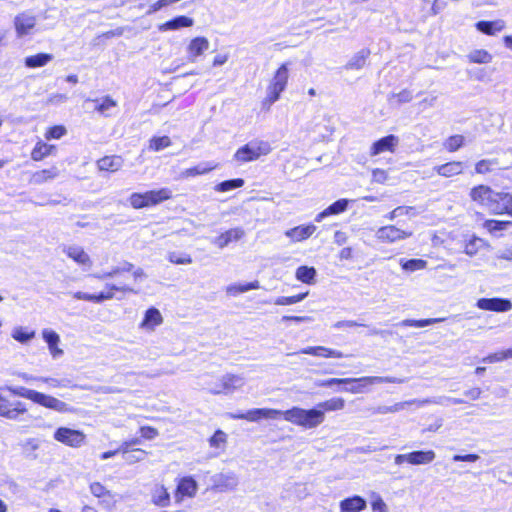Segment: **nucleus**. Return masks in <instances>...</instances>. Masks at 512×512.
<instances>
[{
    "label": "nucleus",
    "instance_id": "nucleus-61",
    "mask_svg": "<svg viewBox=\"0 0 512 512\" xmlns=\"http://www.w3.org/2000/svg\"><path fill=\"white\" fill-rule=\"evenodd\" d=\"M481 243L482 240L480 238L473 237L465 244L464 252L469 256L475 255L478 252Z\"/></svg>",
    "mask_w": 512,
    "mask_h": 512
},
{
    "label": "nucleus",
    "instance_id": "nucleus-38",
    "mask_svg": "<svg viewBox=\"0 0 512 512\" xmlns=\"http://www.w3.org/2000/svg\"><path fill=\"white\" fill-rule=\"evenodd\" d=\"M133 268H134V265L132 263L124 261L121 265H119L117 267H113L108 272H101V273L93 274V277L98 279V280H105V279H108V278L115 277V276H117V275H119L120 273H123V272H130V271L133 270Z\"/></svg>",
    "mask_w": 512,
    "mask_h": 512
},
{
    "label": "nucleus",
    "instance_id": "nucleus-14",
    "mask_svg": "<svg viewBox=\"0 0 512 512\" xmlns=\"http://www.w3.org/2000/svg\"><path fill=\"white\" fill-rule=\"evenodd\" d=\"M210 47V43L205 37L193 38L187 46V59L191 63H195L197 58L206 52Z\"/></svg>",
    "mask_w": 512,
    "mask_h": 512
},
{
    "label": "nucleus",
    "instance_id": "nucleus-62",
    "mask_svg": "<svg viewBox=\"0 0 512 512\" xmlns=\"http://www.w3.org/2000/svg\"><path fill=\"white\" fill-rule=\"evenodd\" d=\"M350 380L347 378H330L325 380H318L315 384L318 387H333L335 385L348 384Z\"/></svg>",
    "mask_w": 512,
    "mask_h": 512
},
{
    "label": "nucleus",
    "instance_id": "nucleus-6",
    "mask_svg": "<svg viewBox=\"0 0 512 512\" xmlns=\"http://www.w3.org/2000/svg\"><path fill=\"white\" fill-rule=\"evenodd\" d=\"M436 454L433 450H415L406 454H397L394 457L396 465L408 463L411 465H427L434 461Z\"/></svg>",
    "mask_w": 512,
    "mask_h": 512
},
{
    "label": "nucleus",
    "instance_id": "nucleus-4",
    "mask_svg": "<svg viewBox=\"0 0 512 512\" xmlns=\"http://www.w3.org/2000/svg\"><path fill=\"white\" fill-rule=\"evenodd\" d=\"M350 387L344 388V391L357 394L366 392V387L382 383H405L406 378H397L390 376H364L360 378H348Z\"/></svg>",
    "mask_w": 512,
    "mask_h": 512
},
{
    "label": "nucleus",
    "instance_id": "nucleus-34",
    "mask_svg": "<svg viewBox=\"0 0 512 512\" xmlns=\"http://www.w3.org/2000/svg\"><path fill=\"white\" fill-rule=\"evenodd\" d=\"M217 167V164H214L212 162H202L198 165L187 168L181 172L182 178H190L195 177L198 175H204L209 173L210 171L214 170Z\"/></svg>",
    "mask_w": 512,
    "mask_h": 512
},
{
    "label": "nucleus",
    "instance_id": "nucleus-59",
    "mask_svg": "<svg viewBox=\"0 0 512 512\" xmlns=\"http://www.w3.org/2000/svg\"><path fill=\"white\" fill-rule=\"evenodd\" d=\"M39 382L46 383L49 387L58 388L63 387L66 388L69 386L70 381L67 379H57L53 377H39Z\"/></svg>",
    "mask_w": 512,
    "mask_h": 512
},
{
    "label": "nucleus",
    "instance_id": "nucleus-40",
    "mask_svg": "<svg viewBox=\"0 0 512 512\" xmlns=\"http://www.w3.org/2000/svg\"><path fill=\"white\" fill-rule=\"evenodd\" d=\"M152 502L159 507H167L170 504V495L164 486H155L151 495Z\"/></svg>",
    "mask_w": 512,
    "mask_h": 512
},
{
    "label": "nucleus",
    "instance_id": "nucleus-35",
    "mask_svg": "<svg viewBox=\"0 0 512 512\" xmlns=\"http://www.w3.org/2000/svg\"><path fill=\"white\" fill-rule=\"evenodd\" d=\"M55 151V145H50L43 141H38L31 152V158L34 161H41L45 157L54 154Z\"/></svg>",
    "mask_w": 512,
    "mask_h": 512
},
{
    "label": "nucleus",
    "instance_id": "nucleus-41",
    "mask_svg": "<svg viewBox=\"0 0 512 512\" xmlns=\"http://www.w3.org/2000/svg\"><path fill=\"white\" fill-rule=\"evenodd\" d=\"M259 288H260V284L256 280V281H252V282H248V283H244V284L237 283V284L228 285L226 287V293L230 296H237V295L245 293L247 291L259 289Z\"/></svg>",
    "mask_w": 512,
    "mask_h": 512
},
{
    "label": "nucleus",
    "instance_id": "nucleus-36",
    "mask_svg": "<svg viewBox=\"0 0 512 512\" xmlns=\"http://www.w3.org/2000/svg\"><path fill=\"white\" fill-rule=\"evenodd\" d=\"M171 197L172 191L167 187L146 192V198L149 201V206L160 204L163 201L170 199Z\"/></svg>",
    "mask_w": 512,
    "mask_h": 512
},
{
    "label": "nucleus",
    "instance_id": "nucleus-8",
    "mask_svg": "<svg viewBox=\"0 0 512 512\" xmlns=\"http://www.w3.org/2000/svg\"><path fill=\"white\" fill-rule=\"evenodd\" d=\"M54 439L64 445L78 448L84 444L86 436L80 430L67 427H59L54 432Z\"/></svg>",
    "mask_w": 512,
    "mask_h": 512
},
{
    "label": "nucleus",
    "instance_id": "nucleus-22",
    "mask_svg": "<svg viewBox=\"0 0 512 512\" xmlns=\"http://www.w3.org/2000/svg\"><path fill=\"white\" fill-rule=\"evenodd\" d=\"M64 253L75 261L77 264L83 267H91L92 261L90 256L84 251V249L77 245H71L64 248Z\"/></svg>",
    "mask_w": 512,
    "mask_h": 512
},
{
    "label": "nucleus",
    "instance_id": "nucleus-58",
    "mask_svg": "<svg viewBox=\"0 0 512 512\" xmlns=\"http://www.w3.org/2000/svg\"><path fill=\"white\" fill-rule=\"evenodd\" d=\"M146 455L147 452L142 449H132L129 453L125 455L124 460L128 464H134L136 462L142 461Z\"/></svg>",
    "mask_w": 512,
    "mask_h": 512
},
{
    "label": "nucleus",
    "instance_id": "nucleus-43",
    "mask_svg": "<svg viewBox=\"0 0 512 512\" xmlns=\"http://www.w3.org/2000/svg\"><path fill=\"white\" fill-rule=\"evenodd\" d=\"M53 59L52 54L38 53L25 58V65L28 68H39L48 64Z\"/></svg>",
    "mask_w": 512,
    "mask_h": 512
},
{
    "label": "nucleus",
    "instance_id": "nucleus-17",
    "mask_svg": "<svg viewBox=\"0 0 512 512\" xmlns=\"http://www.w3.org/2000/svg\"><path fill=\"white\" fill-rule=\"evenodd\" d=\"M244 235L245 232L242 228H232L225 231L218 237L213 238L211 243L216 245L218 248L223 249L231 242L240 240Z\"/></svg>",
    "mask_w": 512,
    "mask_h": 512
},
{
    "label": "nucleus",
    "instance_id": "nucleus-46",
    "mask_svg": "<svg viewBox=\"0 0 512 512\" xmlns=\"http://www.w3.org/2000/svg\"><path fill=\"white\" fill-rule=\"evenodd\" d=\"M345 406V400L340 397L331 398L329 400L320 402L317 404V408L322 410L324 413L325 411H338L342 410Z\"/></svg>",
    "mask_w": 512,
    "mask_h": 512
},
{
    "label": "nucleus",
    "instance_id": "nucleus-2",
    "mask_svg": "<svg viewBox=\"0 0 512 512\" xmlns=\"http://www.w3.org/2000/svg\"><path fill=\"white\" fill-rule=\"evenodd\" d=\"M280 417L305 429L316 428L325 420L324 412L318 409L317 406L312 409L292 407L286 411H281Z\"/></svg>",
    "mask_w": 512,
    "mask_h": 512
},
{
    "label": "nucleus",
    "instance_id": "nucleus-37",
    "mask_svg": "<svg viewBox=\"0 0 512 512\" xmlns=\"http://www.w3.org/2000/svg\"><path fill=\"white\" fill-rule=\"evenodd\" d=\"M163 321L161 313L158 309L152 307L149 308L144 315V319L141 322L142 328L154 329V327L160 325Z\"/></svg>",
    "mask_w": 512,
    "mask_h": 512
},
{
    "label": "nucleus",
    "instance_id": "nucleus-20",
    "mask_svg": "<svg viewBox=\"0 0 512 512\" xmlns=\"http://www.w3.org/2000/svg\"><path fill=\"white\" fill-rule=\"evenodd\" d=\"M193 24L194 20L192 18L185 15H180L158 25V30L160 32L174 31L181 28L191 27Z\"/></svg>",
    "mask_w": 512,
    "mask_h": 512
},
{
    "label": "nucleus",
    "instance_id": "nucleus-13",
    "mask_svg": "<svg viewBox=\"0 0 512 512\" xmlns=\"http://www.w3.org/2000/svg\"><path fill=\"white\" fill-rule=\"evenodd\" d=\"M238 483V477L233 472L219 473L213 477L214 488L220 492L233 491Z\"/></svg>",
    "mask_w": 512,
    "mask_h": 512
},
{
    "label": "nucleus",
    "instance_id": "nucleus-55",
    "mask_svg": "<svg viewBox=\"0 0 512 512\" xmlns=\"http://www.w3.org/2000/svg\"><path fill=\"white\" fill-rule=\"evenodd\" d=\"M414 208L411 206H398L395 209H393L391 212L385 215V218L389 221H393L397 217L403 216V215H415L413 213Z\"/></svg>",
    "mask_w": 512,
    "mask_h": 512
},
{
    "label": "nucleus",
    "instance_id": "nucleus-63",
    "mask_svg": "<svg viewBox=\"0 0 512 512\" xmlns=\"http://www.w3.org/2000/svg\"><path fill=\"white\" fill-rule=\"evenodd\" d=\"M168 260L174 264H190V263H192V258L190 255H188V254L180 255V254H177L176 252L169 253Z\"/></svg>",
    "mask_w": 512,
    "mask_h": 512
},
{
    "label": "nucleus",
    "instance_id": "nucleus-7",
    "mask_svg": "<svg viewBox=\"0 0 512 512\" xmlns=\"http://www.w3.org/2000/svg\"><path fill=\"white\" fill-rule=\"evenodd\" d=\"M411 231L403 230L395 225L382 226L375 232V238L381 243L393 244L412 236Z\"/></svg>",
    "mask_w": 512,
    "mask_h": 512
},
{
    "label": "nucleus",
    "instance_id": "nucleus-25",
    "mask_svg": "<svg viewBox=\"0 0 512 512\" xmlns=\"http://www.w3.org/2000/svg\"><path fill=\"white\" fill-rule=\"evenodd\" d=\"M494 194V190H492L489 186L479 185L471 189L470 197L473 201L482 205L486 209L489 206L490 199Z\"/></svg>",
    "mask_w": 512,
    "mask_h": 512
},
{
    "label": "nucleus",
    "instance_id": "nucleus-21",
    "mask_svg": "<svg viewBox=\"0 0 512 512\" xmlns=\"http://www.w3.org/2000/svg\"><path fill=\"white\" fill-rule=\"evenodd\" d=\"M281 410L270 408H255L245 412V420L250 422H257L261 419H278Z\"/></svg>",
    "mask_w": 512,
    "mask_h": 512
},
{
    "label": "nucleus",
    "instance_id": "nucleus-12",
    "mask_svg": "<svg viewBox=\"0 0 512 512\" xmlns=\"http://www.w3.org/2000/svg\"><path fill=\"white\" fill-rule=\"evenodd\" d=\"M477 308L493 312H508L512 309V302L506 298H480L476 302Z\"/></svg>",
    "mask_w": 512,
    "mask_h": 512
},
{
    "label": "nucleus",
    "instance_id": "nucleus-39",
    "mask_svg": "<svg viewBox=\"0 0 512 512\" xmlns=\"http://www.w3.org/2000/svg\"><path fill=\"white\" fill-rule=\"evenodd\" d=\"M370 55V51L368 49H362L357 52L355 55L351 57V59L345 65V69L347 70H360L364 67L367 58Z\"/></svg>",
    "mask_w": 512,
    "mask_h": 512
},
{
    "label": "nucleus",
    "instance_id": "nucleus-33",
    "mask_svg": "<svg viewBox=\"0 0 512 512\" xmlns=\"http://www.w3.org/2000/svg\"><path fill=\"white\" fill-rule=\"evenodd\" d=\"M98 168L101 171L115 172L123 165V159L120 156H105L98 160Z\"/></svg>",
    "mask_w": 512,
    "mask_h": 512
},
{
    "label": "nucleus",
    "instance_id": "nucleus-1",
    "mask_svg": "<svg viewBox=\"0 0 512 512\" xmlns=\"http://www.w3.org/2000/svg\"><path fill=\"white\" fill-rule=\"evenodd\" d=\"M5 389L15 396L26 398L40 406L59 413H69L73 410L67 403L63 402L62 400L51 395L38 392L36 390L28 389L22 386H6Z\"/></svg>",
    "mask_w": 512,
    "mask_h": 512
},
{
    "label": "nucleus",
    "instance_id": "nucleus-32",
    "mask_svg": "<svg viewBox=\"0 0 512 512\" xmlns=\"http://www.w3.org/2000/svg\"><path fill=\"white\" fill-rule=\"evenodd\" d=\"M441 403L442 402L440 400L429 399V398L422 399V400L412 399V400L395 403L394 405H391L390 408H391V413H397V412H400V411L406 409L407 407H409L411 405H416L417 407H423L428 404H441Z\"/></svg>",
    "mask_w": 512,
    "mask_h": 512
},
{
    "label": "nucleus",
    "instance_id": "nucleus-47",
    "mask_svg": "<svg viewBox=\"0 0 512 512\" xmlns=\"http://www.w3.org/2000/svg\"><path fill=\"white\" fill-rule=\"evenodd\" d=\"M12 337L16 341L25 344L35 337V331L21 326L15 327L12 331Z\"/></svg>",
    "mask_w": 512,
    "mask_h": 512
},
{
    "label": "nucleus",
    "instance_id": "nucleus-56",
    "mask_svg": "<svg viewBox=\"0 0 512 512\" xmlns=\"http://www.w3.org/2000/svg\"><path fill=\"white\" fill-rule=\"evenodd\" d=\"M227 441V435L222 430H217L209 439V445L213 448H223Z\"/></svg>",
    "mask_w": 512,
    "mask_h": 512
},
{
    "label": "nucleus",
    "instance_id": "nucleus-54",
    "mask_svg": "<svg viewBox=\"0 0 512 512\" xmlns=\"http://www.w3.org/2000/svg\"><path fill=\"white\" fill-rule=\"evenodd\" d=\"M130 205L135 209H141L144 207H149V201L146 198L145 193H132L129 197Z\"/></svg>",
    "mask_w": 512,
    "mask_h": 512
},
{
    "label": "nucleus",
    "instance_id": "nucleus-51",
    "mask_svg": "<svg viewBox=\"0 0 512 512\" xmlns=\"http://www.w3.org/2000/svg\"><path fill=\"white\" fill-rule=\"evenodd\" d=\"M307 295L308 292L300 293L294 296H280L275 299L274 304L281 306L296 304L304 300L307 297Z\"/></svg>",
    "mask_w": 512,
    "mask_h": 512
},
{
    "label": "nucleus",
    "instance_id": "nucleus-49",
    "mask_svg": "<svg viewBox=\"0 0 512 512\" xmlns=\"http://www.w3.org/2000/svg\"><path fill=\"white\" fill-rule=\"evenodd\" d=\"M400 264L403 270L414 272L426 268L427 261L423 259H401Z\"/></svg>",
    "mask_w": 512,
    "mask_h": 512
},
{
    "label": "nucleus",
    "instance_id": "nucleus-44",
    "mask_svg": "<svg viewBox=\"0 0 512 512\" xmlns=\"http://www.w3.org/2000/svg\"><path fill=\"white\" fill-rule=\"evenodd\" d=\"M316 269L314 267L309 266H300L296 270V279L305 283V284H314L316 277Z\"/></svg>",
    "mask_w": 512,
    "mask_h": 512
},
{
    "label": "nucleus",
    "instance_id": "nucleus-45",
    "mask_svg": "<svg viewBox=\"0 0 512 512\" xmlns=\"http://www.w3.org/2000/svg\"><path fill=\"white\" fill-rule=\"evenodd\" d=\"M467 59L470 63L488 64L492 61V55L484 49H475L467 54Z\"/></svg>",
    "mask_w": 512,
    "mask_h": 512
},
{
    "label": "nucleus",
    "instance_id": "nucleus-23",
    "mask_svg": "<svg viewBox=\"0 0 512 512\" xmlns=\"http://www.w3.org/2000/svg\"><path fill=\"white\" fill-rule=\"evenodd\" d=\"M475 28L485 35L494 36L506 28V22L503 19L494 21L481 20L475 24Z\"/></svg>",
    "mask_w": 512,
    "mask_h": 512
},
{
    "label": "nucleus",
    "instance_id": "nucleus-18",
    "mask_svg": "<svg viewBox=\"0 0 512 512\" xmlns=\"http://www.w3.org/2000/svg\"><path fill=\"white\" fill-rule=\"evenodd\" d=\"M197 482L192 477H183L176 489L175 499L177 502L183 500V497H193L197 492Z\"/></svg>",
    "mask_w": 512,
    "mask_h": 512
},
{
    "label": "nucleus",
    "instance_id": "nucleus-30",
    "mask_svg": "<svg viewBox=\"0 0 512 512\" xmlns=\"http://www.w3.org/2000/svg\"><path fill=\"white\" fill-rule=\"evenodd\" d=\"M348 207V200L347 199H339L332 203L330 206H328L325 210L317 214L315 217L316 222H321L324 218L331 216V215H338L342 212H344Z\"/></svg>",
    "mask_w": 512,
    "mask_h": 512
},
{
    "label": "nucleus",
    "instance_id": "nucleus-9",
    "mask_svg": "<svg viewBox=\"0 0 512 512\" xmlns=\"http://www.w3.org/2000/svg\"><path fill=\"white\" fill-rule=\"evenodd\" d=\"M27 412L25 403L10 401L0 394V416L9 420H17L20 415Z\"/></svg>",
    "mask_w": 512,
    "mask_h": 512
},
{
    "label": "nucleus",
    "instance_id": "nucleus-15",
    "mask_svg": "<svg viewBox=\"0 0 512 512\" xmlns=\"http://www.w3.org/2000/svg\"><path fill=\"white\" fill-rule=\"evenodd\" d=\"M36 25V17L30 13H21L14 19V26L18 37L26 36Z\"/></svg>",
    "mask_w": 512,
    "mask_h": 512
},
{
    "label": "nucleus",
    "instance_id": "nucleus-24",
    "mask_svg": "<svg viewBox=\"0 0 512 512\" xmlns=\"http://www.w3.org/2000/svg\"><path fill=\"white\" fill-rule=\"evenodd\" d=\"M42 337L48 345L51 356L56 359L64 354V351L58 347L60 343V336L51 329H44L42 331Z\"/></svg>",
    "mask_w": 512,
    "mask_h": 512
},
{
    "label": "nucleus",
    "instance_id": "nucleus-52",
    "mask_svg": "<svg viewBox=\"0 0 512 512\" xmlns=\"http://www.w3.org/2000/svg\"><path fill=\"white\" fill-rule=\"evenodd\" d=\"M465 138L462 135L450 136L443 144L444 148L449 152H455L464 145Z\"/></svg>",
    "mask_w": 512,
    "mask_h": 512
},
{
    "label": "nucleus",
    "instance_id": "nucleus-29",
    "mask_svg": "<svg viewBox=\"0 0 512 512\" xmlns=\"http://www.w3.org/2000/svg\"><path fill=\"white\" fill-rule=\"evenodd\" d=\"M316 229V226L313 224L300 225L287 230L285 235L294 241H303L309 238L316 231Z\"/></svg>",
    "mask_w": 512,
    "mask_h": 512
},
{
    "label": "nucleus",
    "instance_id": "nucleus-57",
    "mask_svg": "<svg viewBox=\"0 0 512 512\" xmlns=\"http://www.w3.org/2000/svg\"><path fill=\"white\" fill-rule=\"evenodd\" d=\"M181 0H157L156 2H154L153 4H151L148 8V10L146 11V15H152L158 11H160L161 9L165 8V7H168L172 4H175L177 2H180Z\"/></svg>",
    "mask_w": 512,
    "mask_h": 512
},
{
    "label": "nucleus",
    "instance_id": "nucleus-10",
    "mask_svg": "<svg viewBox=\"0 0 512 512\" xmlns=\"http://www.w3.org/2000/svg\"><path fill=\"white\" fill-rule=\"evenodd\" d=\"M245 384L244 377L234 374H226L220 378V388H209L212 394H231Z\"/></svg>",
    "mask_w": 512,
    "mask_h": 512
},
{
    "label": "nucleus",
    "instance_id": "nucleus-26",
    "mask_svg": "<svg viewBox=\"0 0 512 512\" xmlns=\"http://www.w3.org/2000/svg\"><path fill=\"white\" fill-rule=\"evenodd\" d=\"M483 227L495 237L503 236L504 232L512 233V221L486 220Z\"/></svg>",
    "mask_w": 512,
    "mask_h": 512
},
{
    "label": "nucleus",
    "instance_id": "nucleus-60",
    "mask_svg": "<svg viewBox=\"0 0 512 512\" xmlns=\"http://www.w3.org/2000/svg\"><path fill=\"white\" fill-rule=\"evenodd\" d=\"M94 102L97 103L95 109L102 114H105L107 111L117 105L116 102L109 96L103 98L101 102H99V100H94Z\"/></svg>",
    "mask_w": 512,
    "mask_h": 512
},
{
    "label": "nucleus",
    "instance_id": "nucleus-64",
    "mask_svg": "<svg viewBox=\"0 0 512 512\" xmlns=\"http://www.w3.org/2000/svg\"><path fill=\"white\" fill-rule=\"evenodd\" d=\"M66 134V129L64 126L57 125L51 127L47 133L45 134V138L50 139H60L62 136Z\"/></svg>",
    "mask_w": 512,
    "mask_h": 512
},
{
    "label": "nucleus",
    "instance_id": "nucleus-42",
    "mask_svg": "<svg viewBox=\"0 0 512 512\" xmlns=\"http://www.w3.org/2000/svg\"><path fill=\"white\" fill-rule=\"evenodd\" d=\"M59 175V170L57 167L53 166L49 169H43L35 172L32 175L31 182L34 184H43L48 180H52Z\"/></svg>",
    "mask_w": 512,
    "mask_h": 512
},
{
    "label": "nucleus",
    "instance_id": "nucleus-11",
    "mask_svg": "<svg viewBox=\"0 0 512 512\" xmlns=\"http://www.w3.org/2000/svg\"><path fill=\"white\" fill-rule=\"evenodd\" d=\"M512 195L507 192L494 191L487 210L493 214H510Z\"/></svg>",
    "mask_w": 512,
    "mask_h": 512
},
{
    "label": "nucleus",
    "instance_id": "nucleus-31",
    "mask_svg": "<svg viewBox=\"0 0 512 512\" xmlns=\"http://www.w3.org/2000/svg\"><path fill=\"white\" fill-rule=\"evenodd\" d=\"M366 508V501L360 496L346 498L340 502L341 512H361Z\"/></svg>",
    "mask_w": 512,
    "mask_h": 512
},
{
    "label": "nucleus",
    "instance_id": "nucleus-28",
    "mask_svg": "<svg viewBox=\"0 0 512 512\" xmlns=\"http://www.w3.org/2000/svg\"><path fill=\"white\" fill-rule=\"evenodd\" d=\"M433 170L438 175L449 178L461 174L464 170V164L460 161H452L435 166Z\"/></svg>",
    "mask_w": 512,
    "mask_h": 512
},
{
    "label": "nucleus",
    "instance_id": "nucleus-53",
    "mask_svg": "<svg viewBox=\"0 0 512 512\" xmlns=\"http://www.w3.org/2000/svg\"><path fill=\"white\" fill-rule=\"evenodd\" d=\"M441 321H443V319H440V318L421 319V320L405 319L400 323V325L421 328V327H426V326H429L431 324L438 323Z\"/></svg>",
    "mask_w": 512,
    "mask_h": 512
},
{
    "label": "nucleus",
    "instance_id": "nucleus-16",
    "mask_svg": "<svg viewBox=\"0 0 512 512\" xmlns=\"http://www.w3.org/2000/svg\"><path fill=\"white\" fill-rule=\"evenodd\" d=\"M399 139L395 135L385 136L377 141H375L370 149V155L376 156L383 152L389 151L394 152L395 147L398 145Z\"/></svg>",
    "mask_w": 512,
    "mask_h": 512
},
{
    "label": "nucleus",
    "instance_id": "nucleus-5",
    "mask_svg": "<svg viewBox=\"0 0 512 512\" xmlns=\"http://www.w3.org/2000/svg\"><path fill=\"white\" fill-rule=\"evenodd\" d=\"M271 151L270 144L265 141H251L240 147L234 154V159L240 163L257 160L262 155Z\"/></svg>",
    "mask_w": 512,
    "mask_h": 512
},
{
    "label": "nucleus",
    "instance_id": "nucleus-48",
    "mask_svg": "<svg viewBox=\"0 0 512 512\" xmlns=\"http://www.w3.org/2000/svg\"><path fill=\"white\" fill-rule=\"evenodd\" d=\"M244 185V180L242 178H235L230 180H225L218 183L215 186V190L218 192H227L236 188H240Z\"/></svg>",
    "mask_w": 512,
    "mask_h": 512
},
{
    "label": "nucleus",
    "instance_id": "nucleus-3",
    "mask_svg": "<svg viewBox=\"0 0 512 512\" xmlns=\"http://www.w3.org/2000/svg\"><path fill=\"white\" fill-rule=\"evenodd\" d=\"M288 72V65L286 63L277 69L267 87L266 97L263 101L264 106L270 107L280 98L288 83Z\"/></svg>",
    "mask_w": 512,
    "mask_h": 512
},
{
    "label": "nucleus",
    "instance_id": "nucleus-27",
    "mask_svg": "<svg viewBox=\"0 0 512 512\" xmlns=\"http://www.w3.org/2000/svg\"><path fill=\"white\" fill-rule=\"evenodd\" d=\"M300 353L308 354L316 357H324V358H343L345 355L335 349L327 348L324 346H314V347H306L303 348Z\"/></svg>",
    "mask_w": 512,
    "mask_h": 512
},
{
    "label": "nucleus",
    "instance_id": "nucleus-50",
    "mask_svg": "<svg viewBox=\"0 0 512 512\" xmlns=\"http://www.w3.org/2000/svg\"><path fill=\"white\" fill-rule=\"evenodd\" d=\"M171 144V139L168 136L153 137L149 141V149L158 152L171 146Z\"/></svg>",
    "mask_w": 512,
    "mask_h": 512
},
{
    "label": "nucleus",
    "instance_id": "nucleus-19",
    "mask_svg": "<svg viewBox=\"0 0 512 512\" xmlns=\"http://www.w3.org/2000/svg\"><path fill=\"white\" fill-rule=\"evenodd\" d=\"M109 291L107 292H100L99 294H92L91 302L101 303L105 300L112 299L114 297L113 291H119V292H129V293H137L133 288L130 286L119 283V284H109L107 283L105 286Z\"/></svg>",
    "mask_w": 512,
    "mask_h": 512
}]
</instances>
